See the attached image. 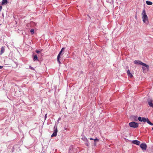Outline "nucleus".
Segmentation results:
<instances>
[{
	"instance_id": "nucleus-31",
	"label": "nucleus",
	"mask_w": 153,
	"mask_h": 153,
	"mask_svg": "<svg viewBox=\"0 0 153 153\" xmlns=\"http://www.w3.org/2000/svg\"><path fill=\"white\" fill-rule=\"evenodd\" d=\"M3 67V66H0V69L2 68Z\"/></svg>"
},
{
	"instance_id": "nucleus-19",
	"label": "nucleus",
	"mask_w": 153,
	"mask_h": 153,
	"mask_svg": "<svg viewBox=\"0 0 153 153\" xmlns=\"http://www.w3.org/2000/svg\"><path fill=\"white\" fill-rule=\"evenodd\" d=\"M30 32L32 34L34 33V30L33 29H31L30 30Z\"/></svg>"
},
{
	"instance_id": "nucleus-17",
	"label": "nucleus",
	"mask_w": 153,
	"mask_h": 153,
	"mask_svg": "<svg viewBox=\"0 0 153 153\" xmlns=\"http://www.w3.org/2000/svg\"><path fill=\"white\" fill-rule=\"evenodd\" d=\"M82 139L84 141L86 142L87 141H88V140L85 137H82Z\"/></svg>"
},
{
	"instance_id": "nucleus-30",
	"label": "nucleus",
	"mask_w": 153,
	"mask_h": 153,
	"mask_svg": "<svg viewBox=\"0 0 153 153\" xmlns=\"http://www.w3.org/2000/svg\"><path fill=\"white\" fill-rule=\"evenodd\" d=\"M64 50V48H62V49H61V51H62H62Z\"/></svg>"
},
{
	"instance_id": "nucleus-5",
	"label": "nucleus",
	"mask_w": 153,
	"mask_h": 153,
	"mask_svg": "<svg viewBox=\"0 0 153 153\" xmlns=\"http://www.w3.org/2000/svg\"><path fill=\"white\" fill-rule=\"evenodd\" d=\"M147 120V118H145L144 117H138V120L140 122H143L145 123L146 122Z\"/></svg>"
},
{
	"instance_id": "nucleus-3",
	"label": "nucleus",
	"mask_w": 153,
	"mask_h": 153,
	"mask_svg": "<svg viewBox=\"0 0 153 153\" xmlns=\"http://www.w3.org/2000/svg\"><path fill=\"white\" fill-rule=\"evenodd\" d=\"M129 124L130 127L134 128H137L139 126L138 123L134 121L130 123Z\"/></svg>"
},
{
	"instance_id": "nucleus-24",
	"label": "nucleus",
	"mask_w": 153,
	"mask_h": 153,
	"mask_svg": "<svg viewBox=\"0 0 153 153\" xmlns=\"http://www.w3.org/2000/svg\"><path fill=\"white\" fill-rule=\"evenodd\" d=\"M131 72L129 71V70H127V74L128 75V74H129V73H130Z\"/></svg>"
},
{
	"instance_id": "nucleus-13",
	"label": "nucleus",
	"mask_w": 153,
	"mask_h": 153,
	"mask_svg": "<svg viewBox=\"0 0 153 153\" xmlns=\"http://www.w3.org/2000/svg\"><path fill=\"white\" fill-rule=\"evenodd\" d=\"M5 49L4 47H2L1 48V50L0 51V54H2L4 52Z\"/></svg>"
},
{
	"instance_id": "nucleus-15",
	"label": "nucleus",
	"mask_w": 153,
	"mask_h": 153,
	"mask_svg": "<svg viewBox=\"0 0 153 153\" xmlns=\"http://www.w3.org/2000/svg\"><path fill=\"white\" fill-rule=\"evenodd\" d=\"M146 4L148 5H151L153 4V3L152 2L149 1H146Z\"/></svg>"
},
{
	"instance_id": "nucleus-33",
	"label": "nucleus",
	"mask_w": 153,
	"mask_h": 153,
	"mask_svg": "<svg viewBox=\"0 0 153 153\" xmlns=\"http://www.w3.org/2000/svg\"><path fill=\"white\" fill-rule=\"evenodd\" d=\"M55 127H56V125L55 126L54 128H55Z\"/></svg>"
},
{
	"instance_id": "nucleus-9",
	"label": "nucleus",
	"mask_w": 153,
	"mask_h": 153,
	"mask_svg": "<svg viewBox=\"0 0 153 153\" xmlns=\"http://www.w3.org/2000/svg\"><path fill=\"white\" fill-rule=\"evenodd\" d=\"M148 68H147L145 66H143V67H142V69H143V72H144V71L146 70H147V71H149V66L148 65Z\"/></svg>"
},
{
	"instance_id": "nucleus-6",
	"label": "nucleus",
	"mask_w": 153,
	"mask_h": 153,
	"mask_svg": "<svg viewBox=\"0 0 153 153\" xmlns=\"http://www.w3.org/2000/svg\"><path fill=\"white\" fill-rule=\"evenodd\" d=\"M57 126H56V128L54 129V132L51 135V137H56L57 135Z\"/></svg>"
},
{
	"instance_id": "nucleus-10",
	"label": "nucleus",
	"mask_w": 153,
	"mask_h": 153,
	"mask_svg": "<svg viewBox=\"0 0 153 153\" xmlns=\"http://www.w3.org/2000/svg\"><path fill=\"white\" fill-rule=\"evenodd\" d=\"M132 119L133 121H137L138 120L137 116H132Z\"/></svg>"
},
{
	"instance_id": "nucleus-25",
	"label": "nucleus",
	"mask_w": 153,
	"mask_h": 153,
	"mask_svg": "<svg viewBox=\"0 0 153 153\" xmlns=\"http://www.w3.org/2000/svg\"><path fill=\"white\" fill-rule=\"evenodd\" d=\"M36 52L38 53H39L40 52V51H39L36 50Z\"/></svg>"
},
{
	"instance_id": "nucleus-14",
	"label": "nucleus",
	"mask_w": 153,
	"mask_h": 153,
	"mask_svg": "<svg viewBox=\"0 0 153 153\" xmlns=\"http://www.w3.org/2000/svg\"><path fill=\"white\" fill-rule=\"evenodd\" d=\"M146 122H147V123L149 124L150 125H151V126H153V124L150 121V120H149V119H148V118H147V120H146Z\"/></svg>"
},
{
	"instance_id": "nucleus-27",
	"label": "nucleus",
	"mask_w": 153,
	"mask_h": 153,
	"mask_svg": "<svg viewBox=\"0 0 153 153\" xmlns=\"http://www.w3.org/2000/svg\"><path fill=\"white\" fill-rule=\"evenodd\" d=\"M47 117V114H46L45 115V119H46Z\"/></svg>"
},
{
	"instance_id": "nucleus-12",
	"label": "nucleus",
	"mask_w": 153,
	"mask_h": 153,
	"mask_svg": "<svg viewBox=\"0 0 153 153\" xmlns=\"http://www.w3.org/2000/svg\"><path fill=\"white\" fill-rule=\"evenodd\" d=\"M7 0H2L1 5H3L4 4H7Z\"/></svg>"
},
{
	"instance_id": "nucleus-32",
	"label": "nucleus",
	"mask_w": 153,
	"mask_h": 153,
	"mask_svg": "<svg viewBox=\"0 0 153 153\" xmlns=\"http://www.w3.org/2000/svg\"><path fill=\"white\" fill-rule=\"evenodd\" d=\"M99 140V139L96 138V141H98Z\"/></svg>"
},
{
	"instance_id": "nucleus-1",
	"label": "nucleus",
	"mask_w": 153,
	"mask_h": 153,
	"mask_svg": "<svg viewBox=\"0 0 153 153\" xmlns=\"http://www.w3.org/2000/svg\"><path fill=\"white\" fill-rule=\"evenodd\" d=\"M141 14L142 15V18L143 22L146 24H148L149 23L148 16L144 9L143 10Z\"/></svg>"
},
{
	"instance_id": "nucleus-16",
	"label": "nucleus",
	"mask_w": 153,
	"mask_h": 153,
	"mask_svg": "<svg viewBox=\"0 0 153 153\" xmlns=\"http://www.w3.org/2000/svg\"><path fill=\"white\" fill-rule=\"evenodd\" d=\"M33 60L34 61L38 60V58L36 55L34 56Z\"/></svg>"
},
{
	"instance_id": "nucleus-2",
	"label": "nucleus",
	"mask_w": 153,
	"mask_h": 153,
	"mask_svg": "<svg viewBox=\"0 0 153 153\" xmlns=\"http://www.w3.org/2000/svg\"><path fill=\"white\" fill-rule=\"evenodd\" d=\"M134 63L135 64L140 65L143 66H145L147 68H148V65L140 60H135L134 62Z\"/></svg>"
},
{
	"instance_id": "nucleus-29",
	"label": "nucleus",
	"mask_w": 153,
	"mask_h": 153,
	"mask_svg": "<svg viewBox=\"0 0 153 153\" xmlns=\"http://www.w3.org/2000/svg\"><path fill=\"white\" fill-rule=\"evenodd\" d=\"M135 18L137 19V14H136L135 15Z\"/></svg>"
},
{
	"instance_id": "nucleus-11",
	"label": "nucleus",
	"mask_w": 153,
	"mask_h": 153,
	"mask_svg": "<svg viewBox=\"0 0 153 153\" xmlns=\"http://www.w3.org/2000/svg\"><path fill=\"white\" fill-rule=\"evenodd\" d=\"M62 51H60L59 54H58V56H57V61H58V62L59 63V64H60L61 63V62L60 61V60H59V58H60V55L62 53Z\"/></svg>"
},
{
	"instance_id": "nucleus-22",
	"label": "nucleus",
	"mask_w": 153,
	"mask_h": 153,
	"mask_svg": "<svg viewBox=\"0 0 153 153\" xmlns=\"http://www.w3.org/2000/svg\"><path fill=\"white\" fill-rule=\"evenodd\" d=\"M102 7V6H100V7H99V9H98L99 11H101V9Z\"/></svg>"
},
{
	"instance_id": "nucleus-20",
	"label": "nucleus",
	"mask_w": 153,
	"mask_h": 153,
	"mask_svg": "<svg viewBox=\"0 0 153 153\" xmlns=\"http://www.w3.org/2000/svg\"><path fill=\"white\" fill-rule=\"evenodd\" d=\"M107 2L111 3V2L113 1V0H106Z\"/></svg>"
},
{
	"instance_id": "nucleus-23",
	"label": "nucleus",
	"mask_w": 153,
	"mask_h": 153,
	"mask_svg": "<svg viewBox=\"0 0 153 153\" xmlns=\"http://www.w3.org/2000/svg\"><path fill=\"white\" fill-rule=\"evenodd\" d=\"M29 68H30V69H31V70H34V68H33V67H31V66H29Z\"/></svg>"
},
{
	"instance_id": "nucleus-4",
	"label": "nucleus",
	"mask_w": 153,
	"mask_h": 153,
	"mask_svg": "<svg viewBox=\"0 0 153 153\" xmlns=\"http://www.w3.org/2000/svg\"><path fill=\"white\" fill-rule=\"evenodd\" d=\"M140 147L143 150H146L147 148V145L145 143H143L140 144Z\"/></svg>"
},
{
	"instance_id": "nucleus-18",
	"label": "nucleus",
	"mask_w": 153,
	"mask_h": 153,
	"mask_svg": "<svg viewBox=\"0 0 153 153\" xmlns=\"http://www.w3.org/2000/svg\"><path fill=\"white\" fill-rule=\"evenodd\" d=\"M128 76L130 77L131 78L133 77V75L131 73H129L128 75Z\"/></svg>"
},
{
	"instance_id": "nucleus-26",
	"label": "nucleus",
	"mask_w": 153,
	"mask_h": 153,
	"mask_svg": "<svg viewBox=\"0 0 153 153\" xmlns=\"http://www.w3.org/2000/svg\"><path fill=\"white\" fill-rule=\"evenodd\" d=\"M2 7L0 5V11H1L2 9Z\"/></svg>"
},
{
	"instance_id": "nucleus-7",
	"label": "nucleus",
	"mask_w": 153,
	"mask_h": 153,
	"mask_svg": "<svg viewBox=\"0 0 153 153\" xmlns=\"http://www.w3.org/2000/svg\"><path fill=\"white\" fill-rule=\"evenodd\" d=\"M148 104L150 106L153 108V100L152 99H149L148 100Z\"/></svg>"
},
{
	"instance_id": "nucleus-8",
	"label": "nucleus",
	"mask_w": 153,
	"mask_h": 153,
	"mask_svg": "<svg viewBox=\"0 0 153 153\" xmlns=\"http://www.w3.org/2000/svg\"><path fill=\"white\" fill-rule=\"evenodd\" d=\"M132 143L134 144L139 145L140 144V142L137 140H134L132 141Z\"/></svg>"
},
{
	"instance_id": "nucleus-28",
	"label": "nucleus",
	"mask_w": 153,
	"mask_h": 153,
	"mask_svg": "<svg viewBox=\"0 0 153 153\" xmlns=\"http://www.w3.org/2000/svg\"><path fill=\"white\" fill-rule=\"evenodd\" d=\"M85 144H86V146H89L88 143H86Z\"/></svg>"
},
{
	"instance_id": "nucleus-21",
	"label": "nucleus",
	"mask_w": 153,
	"mask_h": 153,
	"mask_svg": "<svg viewBox=\"0 0 153 153\" xmlns=\"http://www.w3.org/2000/svg\"><path fill=\"white\" fill-rule=\"evenodd\" d=\"M89 139L91 140H93L94 141L95 143L96 142V138L95 139H93L92 138H89ZM94 144H95V143H94Z\"/></svg>"
}]
</instances>
